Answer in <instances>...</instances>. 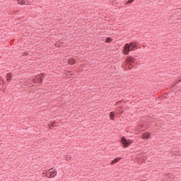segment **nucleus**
Masks as SVG:
<instances>
[{
    "mask_svg": "<svg viewBox=\"0 0 181 181\" xmlns=\"http://www.w3.org/2000/svg\"><path fill=\"white\" fill-rule=\"evenodd\" d=\"M119 160H121V158H116L111 162V165H115L117 162H119Z\"/></svg>",
    "mask_w": 181,
    "mask_h": 181,
    "instance_id": "obj_6",
    "label": "nucleus"
},
{
    "mask_svg": "<svg viewBox=\"0 0 181 181\" xmlns=\"http://www.w3.org/2000/svg\"><path fill=\"white\" fill-rule=\"evenodd\" d=\"M56 175H57V171L53 168L49 169L46 173V176L48 178L54 177Z\"/></svg>",
    "mask_w": 181,
    "mask_h": 181,
    "instance_id": "obj_3",
    "label": "nucleus"
},
{
    "mask_svg": "<svg viewBox=\"0 0 181 181\" xmlns=\"http://www.w3.org/2000/svg\"><path fill=\"white\" fill-rule=\"evenodd\" d=\"M149 138H151V133L146 132L143 134L141 136L142 139H149Z\"/></svg>",
    "mask_w": 181,
    "mask_h": 181,
    "instance_id": "obj_4",
    "label": "nucleus"
},
{
    "mask_svg": "<svg viewBox=\"0 0 181 181\" xmlns=\"http://www.w3.org/2000/svg\"><path fill=\"white\" fill-rule=\"evenodd\" d=\"M106 43H111L112 42V38L111 37H107L105 40Z\"/></svg>",
    "mask_w": 181,
    "mask_h": 181,
    "instance_id": "obj_13",
    "label": "nucleus"
},
{
    "mask_svg": "<svg viewBox=\"0 0 181 181\" xmlns=\"http://www.w3.org/2000/svg\"><path fill=\"white\" fill-rule=\"evenodd\" d=\"M33 82H34V83H37V78H36V77H35V79H33Z\"/></svg>",
    "mask_w": 181,
    "mask_h": 181,
    "instance_id": "obj_16",
    "label": "nucleus"
},
{
    "mask_svg": "<svg viewBox=\"0 0 181 181\" xmlns=\"http://www.w3.org/2000/svg\"><path fill=\"white\" fill-rule=\"evenodd\" d=\"M120 142L123 145V146H124V148H128V146L132 144V140L127 139L125 137L123 136Z\"/></svg>",
    "mask_w": 181,
    "mask_h": 181,
    "instance_id": "obj_2",
    "label": "nucleus"
},
{
    "mask_svg": "<svg viewBox=\"0 0 181 181\" xmlns=\"http://www.w3.org/2000/svg\"><path fill=\"white\" fill-rule=\"evenodd\" d=\"M76 63V59H70L69 60V64H74Z\"/></svg>",
    "mask_w": 181,
    "mask_h": 181,
    "instance_id": "obj_9",
    "label": "nucleus"
},
{
    "mask_svg": "<svg viewBox=\"0 0 181 181\" xmlns=\"http://www.w3.org/2000/svg\"><path fill=\"white\" fill-rule=\"evenodd\" d=\"M134 0H129L127 2V4H132V1H133Z\"/></svg>",
    "mask_w": 181,
    "mask_h": 181,
    "instance_id": "obj_15",
    "label": "nucleus"
},
{
    "mask_svg": "<svg viewBox=\"0 0 181 181\" xmlns=\"http://www.w3.org/2000/svg\"><path fill=\"white\" fill-rule=\"evenodd\" d=\"M64 159L65 160H70V159H71V156L67 154L64 156Z\"/></svg>",
    "mask_w": 181,
    "mask_h": 181,
    "instance_id": "obj_12",
    "label": "nucleus"
},
{
    "mask_svg": "<svg viewBox=\"0 0 181 181\" xmlns=\"http://www.w3.org/2000/svg\"><path fill=\"white\" fill-rule=\"evenodd\" d=\"M0 81H2V83H5V80L2 78V77L0 76Z\"/></svg>",
    "mask_w": 181,
    "mask_h": 181,
    "instance_id": "obj_14",
    "label": "nucleus"
},
{
    "mask_svg": "<svg viewBox=\"0 0 181 181\" xmlns=\"http://www.w3.org/2000/svg\"><path fill=\"white\" fill-rule=\"evenodd\" d=\"M117 112L118 114H121V113L124 112V110L122 109V107H118V108L117 109Z\"/></svg>",
    "mask_w": 181,
    "mask_h": 181,
    "instance_id": "obj_8",
    "label": "nucleus"
},
{
    "mask_svg": "<svg viewBox=\"0 0 181 181\" xmlns=\"http://www.w3.org/2000/svg\"><path fill=\"white\" fill-rule=\"evenodd\" d=\"M136 49V42L127 43L124 45L123 53L124 54H129V52L135 50Z\"/></svg>",
    "mask_w": 181,
    "mask_h": 181,
    "instance_id": "obj_1",
    "label": "nucleus"
},
{
    "mask_svg": "<svg viewBox=\"0 0 181 181\" xmlns=\"http://www.w3.org/2000/svg\"><path fill=\"white\" fill-rule=\"evenodd\" d=\"M49 127H53V123L50 124H49Z\"/></svg>",
    "mask_w": 181,
    "mask_h": 181,
    "instance_id": "obj_17",
    "label": "nucleus"
},
{
    "mask_svg": "<svg viewBox=\"0 0 181 181\" xmlns=\"http://www.w3.org/2000/svg\"><path fill=\"white\" fill-rule=\"evenodd\" d=\"M135 62V59L132 57L127 58V64H129L130 66H132V64Z\"/></svg>",
    "mask_w": 181,
    "mask_h": 181,
    "instance_id": "obj_5",
    "label": "nucleus"
},
{
    "mask_svg": "<svg viewBox=\"0 0 181 181\" xmlns=\"http://www.w3.org/2000/svg\"><path fill=\"white\" fill-rule=\"evenodd\" d=\"M114 117H115V113H114V112H110V119L114 120Z\"/></svg>",
    "mask_w": 181,
    "mask_h": 181,
    "instance_id": "obj_11",
    "label": "nucleus"
},
{
    "mask_svg": "<svg viewBox=\"0 0 181 181\" xmlns=\"http://www.w3.org/2000/svg\"><path fill=\"white\" fill-rule=\"evenodd\" d=\"M36 78H37V83H41V81H42V76L38 75V76H36Z\"/></svg>",
    "mask_w": 181,
    "mask_h": 181,
    "instance_id": "obj_10",
    "label": "nucleus"
},
{
    "mask_svg": "<svg viewBox=\"0 0 181 181\" xmlns=\"http://www.w3.org/2000/svg\"><path fill=\"white\" fill-rule=\"evenodd\" d=\"M12 79V74H7L6 75V80L7 81H9V80Z\"/></svg>",
    "mask_w": 181,
    "mask_h": 181,
    "instance_id": "obj_7",
    "label": "nucleus"
}]
</instances>
